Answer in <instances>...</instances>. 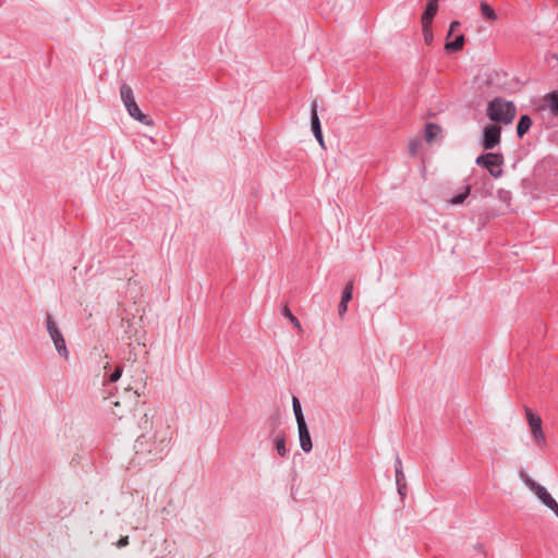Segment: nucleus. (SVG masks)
<instances>
[{
	"label": "nucleus",
	"instance_id": "f257e3e1",
	"mask_svg": "<svg viewBox=\"0 0 558 558\" xmlns=\"http://www.w3.org/2000/svg\"><path fill=\"white\" fill-rule=\"evenodd\" d=\"M171 436L168 429L156 430L153 437L141 435L135 441L136 453L157 454L170 442Z\"/></svg>",
	"mask_w": 558,
	"mask_h": 558
},
{
	"label": "nucleus",
	"instance_id": "f03ea898",
	"mask_svg": "<svg viewBox=\"0 0 558 558\" xmlns=\"http://www.w3.org/2000/svg\"><path fill=\"white\" fill-rule=\"evenodd\" d=\"M517 114L515 106L512 101L504 98H494L488 102L487 117L496 123L510 124Z\"/></svg>",
	"mask_w": 558,
	"mask_h": 558
},
{
	"label": "nucleus",
	"instance_id": "7ed1b4c3",
	"mask_svg": "<svg viewBox=\"0 0 558 558\" xmlns=\"http://www.w3.org/2000/svg\"><path fill=\"white\" fill-rule=\"evenodd\" d=\"M523 410L533 442L537 448L544 449L547 446V440L543 429L542 417L529 407H524Z\"/></svg>",
	"mask_w": 558,
	"mask_h": 558
},
{
	"label": "nucleus",
	"instance_id": "20e7f679",
	"mask_svg": "<svg viewBox=\"0 0 558 558\" xmlns=\"http://www.w3.org/2000/svg\"><path fill=\"white\" fill-rule=\"evenodd\" d=\"M476 165L486 169L489 174L495 178H501L505 163L504 155L500 153H486L478 156L475 160Z\"/></svg>",
	"mask_w": 558,
	"mask_h": 558
},
{
	"label": "nucleus",
	"instance_id": "39448f33",
	"mask_svg": "<svg viewBox=\"0 0 558 558\" xmlns=\"http://www.w3.org/2000/svg\"><path fill=\"white\" fill-rule=\"evenodd\" d=\"M524 483L538 497V499L558 517V502L551 497L546 488L530 477H525Z\"/></svg>",
	"mask_w": 558,
	"mask_h": 558
},
{
	"label": "nucleus",
	"instance_id": "423d86ee",
	"mask_svg": "<svg viewBox=\"0 0 558 558\" xmlns=\"http://www.w3.org/2000/svg\"><path fill=\"white\" fill-rule=\"evenodd\" d=\"M501 140V128L497 124H488L483 131L482 146L486 150H490L499 145Z\"/></svg>",
	"mask_w": 558,
	"mask_h": 558
},
{
	"label": "nucleus",
	"instance_id": "0eeeda50",
	"mask_svg": "<svg viewBox=\"0 0 558 558\" xmlns=\"http://www.w3.org/2000/svg\"><path fill=\"white\" fill-rule=\"evenodd\" d=\"M311 126H312L313 134L316 137V140H317L318 144L320 145V147L322 148H326L324 136H323L322 129H320L319 118H318V114H317V104H316V101H314L313 105H312Z\"/></svg>",
	"mask_w": 558,
	"mask_h": 558
},
{
	"label": "nucleus",
	"instance_id": "6e6552de",
	"mask_svg": "<svg viewBox=\"0 0 558 558\" xmlns=\"http://www.w3.org/2000/svg\"><path fill=\"white\" fill-rule=\"evenodd\" d=\"M298 429H299V438H300L301 448L305 452H310L313 448V445H312V439H311L306 423L300 422L298 424Z\"/></svg>",
	"mask_w": 558,
	"mask_h": 558
},
{
	"label": "nucleus",
	"instance_id": "1a4fd4ad",
	"mask_svg": "<svg viewBox=\"0 0 558 558\" xmlns=\"http://www.w3.org/2000/svg\"><path fill=\"white\" fill-rule=\"evenodd\" d=\"M126 110L132 118L140 121L141 123H143L145 125H153V121L150 119H148L147 116L141 111L137 104H131L130 106L126 107Z\"/></svg>",
	"mask_w": 558,
	"mask_h": 558
},
{
	"label": "nucleus",
	"instance_id": "9d476101",
	"mask_svg": "<svg viewBox=\"0 0 558 558\" xmlns=\"http://www.w3.org/2000/svg\"><path fill=\"white\" fill-rule=\"evenodd\" d=\"M437 11H438V4L436 3H429L427 2L426 3V9L425 11L423 12L422 14V17H421V24H433V20L435 17V15L437 14Z\"/></svg>",
	"mask_w": 558,
	"mask_h": 558
},
{
	"label": "nucleus",
	"instance_id": "9b49d317",
	"mask_svg": "<svg viewBox=\"0 0 558 558\" xmlns=\"http://www.w3.org/2000/svg\"><path fill=\"white\" fill-rule=\"evenodd\" d=\"M120 96H121V99H122V101H123L125 107L130 106L131 104H136L134 95H133V90L126 84H123L121 86V88H120Z\"/></svg>",
	"mask_w": 558,
	"mask_h": 558
},
{
	"label": "nucleus",
	"instance_id": "f8f14e48",
	"mask_svg": "<svg viewBox=\"0 0 558 558\" xmlns=\"http://www.w3.org/2000/svg\"><path fill=\"white\" fill-rule=\"evenodd\" d=\"M532 125V119L529 116H522L517 125V134L519 137H523V135L530 130Z\"/></svg>",
	"mask_w": 558,
	"mask_h": 558
},
{
	"label": "nucleus",
	"instance_id": "ddd939ff",
	"mask_svg": "<svg viewBox=\"0 0 558 558\" xmlns=\"http://www.w3.org/2000/svg\"><path fill=\"white\" fill-rule=\"evenodd\" d=\"M480 10L482 15L489 22H495L497 20V14L495 10L486 2L482 1L480 3Z\"/></svg>",
	"mask_w": 558,
	"mask_h": 558
},
{
	"label": "nucleus",
	"instance_id": "4468645a",
	"mask_svg": "<svg viewBox=\"0 0 558 558\" xmlns=\"http://www.w3.org/2000/svg\"><path fill=\"white\" fill-rule=\"evenodd\" d=\"M47 329L53 342L59 339H64L51 316L47 317Z\"/></svg>",
	"mask_w": 558,
	"mask_h": 558
},
{
	"label": "nucleus",
	"instance_id": "2eb2a0df",
	"mask_svg": "<svg viewBox=\"0 0 558 558\" xmlns=\"http://www.w3.org/2000/svg\"><path fill=\"white\" fill-rule=\"evenodd\" d=\"M544 99L547 102L550 112L554 116H558V90L547 94Z\"/></svg>",
	"mask_w": 558,
	"mask_h": 558
},
{
	"label": "nucleus",
	"instance_id": "dca6fc26",
	"mask_svg": "<svg viewBox=\"0 0 558 558\" xmlns=\"http://www.w3.org/2000/svg\"><path fill=\"white\" fill-rule=\"evenodd\" d=\"M121 407L122 403L120 401L113 402L112 413L119 418H122L126 412H130L132 410V403L124 402L123 408L125 409V411L121 410Z\"/></svg>",
	"mask_w": 558,
	"mask_h": 558
},
{
	"label": "nucleus",
	"instance_id": "f3484780",
	"mask_svg": "<svg viewBox=\"0 0 558 558\" xmlns=\"http://www.w3.org/2000/svg\"><path fill=\"white\" fill-rule=\"evenodd\" d=\"M470 192H471V185L468 184L463 187V191L460 194L453 196L452 198H450L448 201L449 204H451V205L462 204L465 201V198L470 195Z\"/></svg>",
	"mask_w": 558,
	"mask_h": 558
},
{
	"label": "nucleus",
	"instance_id": "a211bd4d",
	"mask_svg": "<svg viewBox=\"0 0 558 558\" xmlns=\"http://www.w3.org/2000/svg\"><path fill=\"white\" fill-rule=\"evenodd\" d=\"M463 45H464V36L459 35L456 38V40L446 43L445 49L448 51H459L462 49Z\"/></svg>",
	"mask_w": 558,
	"mask_h": 558
},
{
	"label": "nucleus",
	"instance_id": "6ab92c4d",
	"mask_svg": "<svg viewBox=\"0 0 558 558\" xmlns=\"http://www.w3.org/2000/svg\"><path fill=\"white\" fill-rule=\"evenodd\" d=\"M439 133H440V128L434 123H429L426 125L425 138L427 142H432L437 137V135Z\"/></svg>",
	"mask_w": 558,
	"mask_h": 558
},
{
	"label": "nucleus",
	"instance_id": "aec40b11",
	"mask_svg": "<svg viewBox=\"0 0 558 558\" xmlns=\"http://www.w3.org/2000/svg\"><path fill=\"white\" fill-rule=\"evenodd\" d=\"M422 33H423L424 43L427 46H430L433 44V40H434V35H433V31H432V24H429V23L422 24Z\"/></svg>",
	"mask_w": 558,
	"mask_h": 558
},
{
	"label": "nucleus",
	"instance_id": "412c9836",
	"mask_svg": "<svg viewBox=\"0 0 558 558\" xmlns=\"http://www.w3.org/2000/svg\"><path fill=\"white\" fill-rule=\"evenodd\" d=\"M292 404H293V411L295 414L296 423L299 424L300 422H305L300 401L296 397H293Z\"/></svg>",
	"mask_w": 558,
	"mask_h": 558
},
{
	"label": "nucleus",
	"instance_id": "4be33fe9",
	"mask_svg": "<svg viewBox=\"0 0 558 558\" xmlns=\"http://www.w3.org/2000/svg\"><path fill=\"white\" fill-rule=\"evenodd\" d=\"M352 292H353V281H349L345 284V288L343 290L340 302L349 303L352 299Z\"/></svg>",
	"mask_w": 558,
	"mask_h": 558
},
{
	"label": "nucleus",
	"instance_id": "5701e85b",
	"mask_svg": "<svg viewBox=\"0 0 558 558\" xmlns=\"http://www.w3.org/2000/svg\"><path fill=\"white\" fill-rule=\"evenodd\" d=\"M282 313L294 325L295 328L301 330V324H300L299 319L291 313V311L289 310L288 306L283 307Z\"/></svg>",
	"mask_w": 558,
	"mask_h": 558
},
{
	"label": "nucleus",
	"instance_id": "b1692460",
	"mask_svg": "<svg viewBox=\"0 0 558 558\" xmlns=\"http://www.w3.org/2000/svg\"><path fill=\"white\" fill-rule=\"evenodd\" d=\"M53 343H54V347H56L57 351L59 352V354L66 359L69 355V352L66 350L65 340L59 339L58 341H54Z\"/></svg>",
	"mask_w": 558,
	"mask_h": 558
},
{
	"label": "nucleus",
	"instance_id": "393cba45",
	"mask_svg": "<svg viewBox=\"0 0 558 558\" xmlns=\"http://www.w3.org/2000/svg\"><path fill=\"white\" fill-rule=\"evenodd\" d=\"M276 449L281 457L287 454L286 440L283 437H278L276 439Z\"/></svg>",
	"mask_w": 558,
	"mask_h": 558
},
{
	"label": "nucleus",
	"instance_id": "a878e982",
	"mask_svg": "<svg viewBox=\"0 0 558 558\" xmlns=\"http://www.w3.org/2000/svg\"><path fill=\"white\" fill-rule=\"evenodd\" d=\"M121 374H122V367L121 366L116 367L114 372L110 375L109 380L112 383L117 381L121 377Z\"/></svg>",
	"mask_w": 558,
	"mask_h": 558
},
{
	"label": "nucleus",
	"instance_id": "bb28decb",
	"mask_svg": "<svg viewBox=\"0 0 558 558\" xmlns=\"http://www.w3.org/2000/svg\"><path fill=\"white\" fill-rule=\"evenodd\" d=\"M347 310H348V303L340 302L339 306H338L339 316L342 317L345 314Z\"/></svg>",
	"mask_w": 558,
	"mask_h": 558
},
{
	"label": "nucleus",
	"instance_id": "cd10ccee",
	"mask_svg": "<svg viewBox=\"0 0 558 558\" xmlns=\"http://www.w3.org/2000/svg\"><path fill=\"white\" fill-rule=\"evenodd\" d=\"M396 477L397 482H399L400 477H403V473L401 471V461L399 459L397 460Z\"/></svg>",
	"mask_w": 558,
	"mask_h": 558
},
{
	"label": "nucleus",
	"instance_id": "c85d7f7f",
	"mask_svg": "<svg viewBox=\"0 0 558 558\" xmlns=\"http://www.w3.org/2000/svg\"><path fill=\"white\" fill-rule=\"evenodd\" d=\"M129 545V537L128 536H122L118 542H117V547L118 548H122L124 546Z\"/></svg>",
	"mask_w": 558,
	"mask_h": 558
},
{
	"label": "nucleus",
	"instance_id": "c756f323",
	"mask_svg": "<svg viewBox=\"0 0 558 558\" xmlns=\"http://www.w3.org/2000/svg\"><path fill=\"white\" fill-rule=\"evenodd\" d=\"M460 26V23L458 21H453L450 23V27H449V32H448V37L451 36V34L454 32V29L457 27Z\"/></svg>",
	"mask_w": 558,
	"mask_h": 558
},
{
	"label": "nucleus",
	"instance_id": "7c9ffc66",
	"mask_svg": "<svg viewBox=\"0 0 558 558\" xmlns=\"http://www.w3.org/2000/svg\"><path fill=\"white\" fill-rule=\"evenodd\" d=\"M418 145H420V143H418V142H416V143H411V144H410V153H411V154H415V153H416V150H417Z\"/></svg>",
	"mask_w": 558,
	"mask_h": 558
},
{
	"label": "nucleus",
	"instance_id": "2f4dec72",
	"mask_svg": "<svg viewBox=\"0 0 558 558\" xmlns=\"http://www.w3.org/2000/svg\"><path fill=\"white\" fill-rule=\"evenodd\" d=\"M438 1H439V0H427V2L433 3V4H434V3L438 4Z\"/></svg>",
	"mask_w": 558,
	"mask_h": 558
},
{
	"label": "nucleus",
	"instance_id": "473e14b6",
	"mask_svg": "<svg viewBox=\"0 0 558 558\" xmlns=\"http://www.w3.org/2000/svg\"><path fill=\"white\" fill-rule=\"evenodd\" d=\"M144 417H145V423H148V414L147 413L144 414Z\"/></svg>",
	"mask_w": 558,
	"mask_h": 558
}]
</instances>
